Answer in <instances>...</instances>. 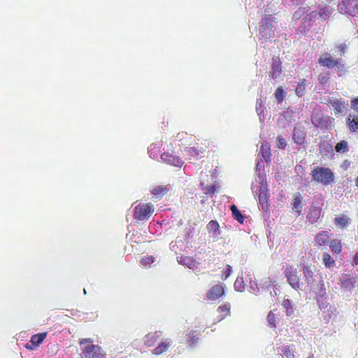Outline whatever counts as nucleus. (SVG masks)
<instances>
[{
	"instance_id": "obj_38",
	"label": "nucleus",
	"mask_w": 358,
	"mask_h": 358,
	"mask_svg": "<svg viewBox=\"0 0 358 358\" xmlns=\"http://www.w3.org/2000/svg\"><path fill=\"white\" fill-rule=\"evenodd\" d=\"M338 50L341 52V55H344L348 46L345 43H341L337 46Z\"/></svg>"
},
{
	"instance_id": "obj_17",
	"label": "nucleus",
	"mask_w": 358,
	"mask_h": 358,
	"mask_svg": "<svg viewBox=\"0 0 358 358\" xmlns=\"http://www.w3.org/2000/svg\"><path fill=\"white\" fill-rule=\"evenodd\" d=\"M171 345V342L169 339L163 340L155 348L152 350V354L159 355L166 352Z\"/></svg>"
},
{
	"instance_id": "obj_22",
	"label": "nucleus",
	"mask_w": 358,
	"mask_h": 358,
	"mask_svg": "<svg viewBox=\"0 0 358 358\" xmlns=\"http://www.w3.org/2000/svg\"><path fill=\"white\" fill-rule=\"evenodd\" d=\"M302 196L299 192H297L294 194L293 201H292V208L298 213H301L302 210V204H301Z\"/></svg>"
},
{
	"instance_id": "obj_45",
	"label": "nucleus",
	"mask_w": 358,
	"mask_h": 358,
	"mask_svg": "<svg viewBox=\"0 0 358 358\" xmlns=\"http://www.w3.org/2000/svg\"><path fill=\"white\" fill-rule=\"evenodd\" d=\"M312 122L313 123V124H315V125H317V124L314 121V120H313V119H312Z\"/></svg>"
},
{
	"instance_id": "obj_27",
	"label": "nucleus",
	"mask_w": 358,
	"mask_h": 358,
	"mask_svg": "<svg viewBox=\"0 0 358 358\" xmlns=\"http://www.w3.org/2000/svg\"><path fill=\"white\" fill-rule=\"evenodd\" d=\"M282 306L286 310L287 315L289 316L294 313L292 301L290 299H284L282 301Z\"/></svg>"
},
{
	"instance_id": "obj_34",
	"label": "nucleus",
	"mask_w": 358,
	"mask_h": 358,
	"mask_svg": "<svg viewBox=\"0 0 358 358\" xmlns=\"http://www.w3.org/2000/svg\"><path fill=\"white\" fill-rule=\"evenodd\" d=\"M155 262V257L153 256H146L141 259V264L145 266H149L151 264Z\"/></svg>"
},
{
	"instance_id": "obj_2",
	"label": "nucleus",
	"mask_w": 358,
	"mask_h": 358,
	"mask_svg": "<svg viewBox=\"0 0 358 358\" xmlns=\"http://www.w3.org/2000/svg\"><path fill=\"white\" fill-rule=\"evenodd\" d=\"M283 273L287 278V283L292 288L298 291L301 290L300 278L296 268L292 265L287 264L283 267Z\"/></svg>"
},
{
	"instance_id": "obj_36",
	"label": "nucleus",
	"mask_w": 358,
	"mask_h": 358,
	"mask_svg": "<svg viewBox=\"0 0 358 358\" xmlns=\"http://www.w3.org/2000/svg\"><path fill=\"white\" fill-rule=\"evenodd\" d=\"M318 80L321 84H322V85L326 84L329 80V73H326L324 74H320L318 76Z\"/></svg>"
},
{
	"instance_id": "obj_20",
	"label": "nucleus",
	"mask_w": 358,
	"mask_h": 358,
	"mask_svg": "<svg viewBox=\"0 0 358 358\" xmlns=\"http://www.w3.org/2000/svg\"><path fill=\"white\" fill-rule=\"evenodd\" d=\"M169 191V185H158L154 187L151 193L157 198L160 199L166 195Z\"/></svg>"
},
{
	"instance_id": "obj_7",
	"label": "nucleus",
	"mask_w": 358,
	"mask_h": 358,
	"mask_svg": "<svg viewBox=\"0 0 358 358\" xmlns=\"http://www.w3.org/2000/svg\"><path fill=\"white\" fill-rule=\"evenodd\" d=\"M224 294V287L221 283L213 285L207 292L206 297L210 301L219 299Z\"/></svg>"
},
{
	"instance_id": "obj_19",
	"label": "nucleus",
	"mask_w": 358,
	"mask_h": 358,
	"mask_svg": "<svg viewBox=\"0 0 358 358\" xmlns=\"http://www.w3.org/2000/svg\"><path fill=\"white\" fill-rule=\"evenodd\" d=\"M329 246L333 254L337 255L342 251V243L340 239L334 238L329 242Z\"/></svg>"
},
{
	"instance_id": "obj_25",
	"label": "nucleus",
	"mask_w": 358,
	"mask_h": 358,
	"mask_svg": "<svg viewBox=\"0 0 358 358\" xmlns=\"http://www.w3.org/2000/svg\"><path fill=\"white\" fill-rule=\"evenodd\" d=\"M306 79L301 80L295 89L296 94L299 97H301L302 96H303L306 93Z\"/></svg>"
},
{
	"instance_id": "obj_43",
	"label": "nucleus",
	"mask_w": 358,
	"mask_h": 358,
	"mask_svg": "<svg viewBox=\"0 0 358 358\" xmlns=\"http://www.w3.org/2000/svg\"><path fill=\"white\" fill-rule=\"evenodd\" d=\"M327 148H328V152H329L330 154H332V153H333V148H332V146L329 145L327 146Z\"/></svg>"
},
{
	"instance_id": "obj_39",
	"label": "nucleus",
	"mask_w": 358,
	"mask_h": 358,
	"mask_svg": "<svg viewBox=\"0 0 358 358\" xmlns=\"http://www.w3.org/2000/svg\"><path fill=\"white\" fill-rule=\"evenodd\" d=\"M259 201L262 204L267 203L266 194H263V192H261L259 195Z\"/></svg>"
},
{
	"instance_id": "obj_24",
	"label": "nucleus",
	"mask_w": 358,
	"mask_h": 358,
	"mask_svg": "<svg viewBox=\"0 0 358 358\" xmlns=\"http://www.w3.org/2000/svg\"><path fill=\"white\" fill-rule=\"evenodd\" d=\"M230 209L231 210L233 217L239 223L243 224L244 222L245 217L242 215L237 206L233 204L230 206Z\"/></svg>"
},
{
	"instance_id": "obj_33",
	"label": "nucleus",
	"mask_w": 358,
	"mask_h": 358,
	"mask_svg": "<svg viewBox=\"0 0 358 358\" xmlns=\"http://www.w3.org/2000/svg\"><path fill=\"white\" fill-rule=\"evenodd\" d=\"M286 146L287 141L282 136H278L275 141V147L279 149H285Z\"/></svg>"
},
{
	"instance_id": "obj_16",
	"label": "nucleus",
	"mask_w": 358,
	"mask_h": 358,
	"mask_svg": "<svg viewBox=\"0 0 358 358\" xmlns=\"http://www.w3.org/2000/svg\"><path fill=\"white\" fill-rule=\"evenodd\" d=\"M346 124L351 133L358 132V115L350 113L346 119Z\"/></svg>"
},
{
	"instance_id": "obj_29",
	"label": "nucleus",
	"mask_w": 358,
	"mask_h": 358,
	"mask_svg": "<svg viewBox=\"0 0 358 358\" xmlns=\"http://www.w3.org/2000/svg\"><path fill=\"white\" fill-rule=\"evenodd\" d=\"M220 229V225L216 220H211L207 224V230L208 232H213V234H216Z\"/></svg>"
},
{
	"instance_id": "obj_21",
	"label": "nucleus",
	"mask_w": 358,
	"mask_h": 358,
	"mask_svg": "<svg viewBox=\"0 0 358 358\" xmlns=\"http://www.w3.org/2000/svg\"><path fill=\"white\" fill-rule=\"evenodd\" d=\"M322 262L326 268H333L336 266L335 259L331 256L329 252H324L322 256Z\"/></svg>"
},
{
	"instance_id": "obj_13",
	"label": "nucleus",
	"mask_w": 358,
	"mask_h": 358,
	"mask_svg": "<svg viewBox=\"0 0 358 358\" xmlns=\"http://www.w3.org/2000/svg\"><path fill=\"white\" fill-rule=\"evenodd\" d=\"M47 334V332H43L33 335L30 340L31 344H26L25 348L30 350L36 349L44 341Z\"/></svg>"
},
{
	"instance_id": "obj_18",
	"label": "nucleus",
	"mask_w": 358,
	"mask_h": 358,
	"mask_svg": "<svg viewBox=\"0 0 358 358\" xmlns=\"http://www.w3.org/2000/svg\"><path fill=\"white\" fill-rule=\"evenodd\" d=\"M217 312L220 314L218 316L219 320H222L231 313V306L229 303H225L219 306L217 308Z\"/></svg>"
},
{
	"instance_id": "obj_5",
	"label": "nucleus",
	"mask_w": 358,
	"mask_h": 358,
	"mask_svg": "<svg viewBox=\"0 0 358 358\" xmlns=\"http://www.w3.org/2000/svg\"><path fill=\"white\" fill-rule=\"evenodd\" d=\"M84 358H106V354L101 348L96 345H90L85 347L83 350Z\"/></svg>"
},
{
	"instance_id": "obj_35",
	"label": "nucleus",
	"mask_w": 358,
	"mask_h": 358,
	"mask_svg": "<svg viewBox=\"0 0 358 358\" xmlns=\"http://www.w3.org/2000/svg\"><path fill=\"white\" fill-rule=\"evenodd\" d=\"M216 187L215 185H208L203 187L202 190L205 194H213L215 192Z\"/></svg>"
},
{
	"instance_id": "obj_12",
	"label": "nucleus",
	"mask_w": 358,
	"mask_h": 358,
	"mask_svg": "<svg viewBox=\"0 0 358 358\" xmlns=\"http://www.w3.org/2000/svg\"><path fill=\"white\" fill-rule=\"evenodd\" d=\"M322 213V208L315 206H311L309 208V211L306 215L307 221L313 224L319 220Z\"/></svg>"
},
{
	"instance_id": "obj_23",
	"label": "nucleus",
	"mask_w": 358,
	"mask_h": 358,
	"mask_svg": "<svg viewBox=\"0 0 358 358\" xmlns=\"http://www.w3.org/2000/svg\"><path fill=\"white\" fill-rule=\"evenodd\" d=\"M159 336L157 335V332H150L144 338V343L148 347H151L154 345L156 341L158 340Z\"/></svg>"
},
{
	"instance_id": "obj_3",
	"label": "nucleus",
	"mask_w": 358,
	"mask_h": 358,
	"mask_svg": "<svg viewBox=\"0 0 358 358\" xmlns=\"http://www.w3.org/2000/svg\"><path fill=\"white\" fill-rule=\"evenodd\" d=\"M318 64L323 67L332 69L334 67L343 68L344 67L343 61L340 58H334L329 52H324L319 57Z\"/></svg>"
},
{
	"instance_id": "obj_1",
	"label": "nucleus",
	"mask_w": 358,
	"mask_h": 358,
	"mask_svg": "<svg viewBox=\"0 0 358 358\" xmlns=\"http://www.w3.org/2000/svg\"><path fill=\"white\" fill-rule=\"evenodd\" d=\"M312 181L317 184L328 186L335 182V176L333 171L326 167L315 166L311 172Z\"/></svg>"
},
{
	"instance_id": "obj_30",
	"label": "nucleus",
	"mask_w": 358,
	"mask_h": 358,
	"mask_svg": "<svg viewBox=\"0 0 358 358\" xmlns=\"http://www.w3.org/2000/svg\"><path fill=\"white\" fill-rule=\"evenodd\" d=\"M164 162L169 164L180 167L182 164L181 158H162Z\"/></svg>"
},
{
	"instance_id": "obj_42",
	"label": "nucleus",
	"mask_w": 358,
	"mask_h": 358,
	"mask_svg": "<svg viewBox=\"0 0 358 358\" xmlns=\"http://www.w3.org/2000/svg\"><path fill=\"white\" fill-rule=\"evenodd\" d=\"M238 280H236L235 283H234V287H235L236 289H238V291H241L240 288H238Z\"/></svg>"
},
{
	"instance_id": "obj_6",
	"label": "nucleus",
	"mask_w": 358,
	"mask_h": 358,
	"mask_svg": "<svg viewBox=\"0 0 358 358\" xmlns=\"http://www.w3.org/2000/svg\"><path fill=\"white\" fill-rule=\"evenodd\" d=\"M341 9L352 16L358 14V2L356 0H342Z\"/></svg>"
},
{
	"instance_id": "obj_32",
	"label": "nucleus",
	"mask_w": 358,
	"mask_h": 358,
	"mask_svg": "<svg viewBox=\"0 0 358 358\" xmlns=\"http://www.w3.org/2000/svg\"><path fill=\"white\" fill-rule=\"evenodd\" d=\"M274 95L278 102L281 103L285 96V92H284L283 89L281 87H280L276 89Z\"/></svg>"
},
{
	"instance_id": "obj_28",
	"label": "nucleus",
	"mask_w": 358,
	"mask_h": 358,
	"mask_svg": "<svg viewBox=\"0 0 358 358\" xmlns=\"http://www.w3.org/2000/svg\"><path fill=\"white\" fill-rule=\"evenodd\" d=\"M199 340V334L195 331H192L187 334V342L189 345H194Z\"/></svg>"
},
{
	"instance_id": "obj_46",
	"label": "nucleus",
	"mask_w": 358,
	"mask_h": 358,
	"mask_svg": "<svg viewBox=\"0 0 358 358\" xmlns=\"http://www.w3.org/2000/svg\"><path fill=\"white\" fill-rule=\"evenodd\" d=\"M289 354L292 357H294V355L292 353L289 352Z\"/></svg>"
},
{
	"instance_id": "obj_10",
	"label": "nucleus",
	"mask_w": 358,
	"mask_h": 358,
	"mask_svg": "<svg viewBox=\"0 0 358 358\" xmlns=\"http://www.w3.org/2000/svg\"><path fill=\"white\" fill-rule=\"evenodd\" d=\"M334 224L341 229H347L352 222L351 218L346 214H338L334 220Z\"/></svg>"
},
{
	"instance_id": "obj_48",
	"label": "nucleus",
	"mask_w": 358,
	"mask_h": 358,
	"mask_svg": "<svg viewBox=\"0 0 358 358\" xmlns=\"http://www.w3.org/2000/svg\"><path fill=\"white\" fill-rule=\"evenodd\" d=\"M187 259L188 261H192V259H189V258H187Z\"/></svg>"
},
{
	"instance_id": "obj_49",
	"label": "nucleus",
	"mask_w": 358,
	"mask_h": 358,
	"mask_svg": "<svg viewBox=\"0 0 358 358\" xmlns=\"http://www.w3.org/2000/svg\"><path fill=\"white\" fill-rule=\"evenodd\" d=\"M357 33H358V29H357Z\"/></svg>"
},
{
	"instance_id": "obj_40",
	"label": "nucleus",
	"mask_w": 358,
	"mask_h": 358,
	"mask_svg": "<svg viewBox=\"0 0 358 358\" xmlns=\"http://www.w3.org/2000/svg\"><path fill=\"white\" fill-rule=\"evenodd\" d=\"M351 108L358 113V97L351 101Z\"/></svg>"
},
{
	"instance_id": "obj_11",
	"label": "nucleus",
	"mask_w": 358,
	"mask_h": 358,
	"mask_svg": "<svg viewBox=\"0 0 358 358\" xmlns=\"http://www.w3.org/2000/svg\"><path fill=\"white\" fill-rule=\"evenodd\" d=\"M329 234L327 231H321L315 234L314 245L318 248L324 247L329 244Z\"/></svg>"
},
{
	"instance_id": "obj_41",
	"label": "nucleus",
	"mask_w": 358,
	"mask_h": 358,
	"mask_svg": "<svg viewBox=\"0 0 358 358\" xmlns=\"http://www.w3.org/2000/svg\"><path fill=\"white\" fill-rule=\"evenodd\" d=\"M93 342V340L92 338H82L80 340L79 343L80 344L83 345L85 343H91Z\"/></svg>"
},
{
	"instance_id": "obj_4",
	"label": "nucleus",
	"mask_w": 358,
	"mask_h": 358,
	"mask_svg": "<svg viewBox=\"0 0 358 358\" xmlns=\"http://www.w3.org/2000/svg\"><path fill=\"white\" fill-rule=\"evenodd\" d=\"M154 212V206L150 203H140L135 207L134 217L143 221L148 220Z\"/></svg>"
},
{
	"instance_id": "obj_37",
	"label": "nucleus",
	"mask_w": 358,
	"mask_h": 358,
	"mask_svg": "<svg viewBox=\"0 0 358 358\" xmlns=\"http://www.w3.org/2000/svg\"><path fill=\"white\" fill-rule=\"evenodd\" d=\"M232 269L231 266L227 265L226 268L222 271V276L224 280H226L231 273Z\"/></svg>"
},
{
	"instance_id": "obj_44",
	"label": "nucleus",
	"mask_w": 358,
	"mask_h": 358,
	"mask_svg": "<svg viewBox=\"0 0 358 358\" xmlns=\"http://www.w3.org/2000/svg\"><path fill=\"white\" fill-rule=\"evenodd\" d=\"M355 185L357 187H358V176L357 177V178L355 180Z\"/></svg>"
},
{
	"instance_id": "obj_26",
	"label": "nucleus",
	"mask_w": 358,
	"mask_h": 358,
	"mask_svg": "<svg viewBox=\"0 0 358 358\" xmlns=\"http://www.w3.org/2000/svg\"><path fill=\"white\" fill-rule=\"evenodd\" d=\"M335 150L341 154L348 152L349 150L348 143L346 141H341L336 145Z\"/></svg>"
},
{
	"instance_id": "obj_15",
	"label": "nucleus",
	"mask_w": 358,
	"mask_h": 358,
	"mask_svg": "<svg viewBox=\"0 0 358 358\" xmlns=\"http://www.w3.org/2000/svg\"><path fill=\"white\" fill-rule=\"evenodd\" d=\"M306 136V133L303 127H294L293 131V139L296 143L299 145L304 144Z\"/></svg>"
},
{
	"instance_id": "obj_47",
	"label": "nucleus",
	"mask_w": 358,
	"mask_h": 358,
	"mask_svg": "<svg viewBox=\"0 0 358 358\" xmlns=\"http://www.w3.org/2000/svg\"><path fill=\"white\" fill-rule=\"evenodd\" d=\"M262 157H266V156L264 154H262Z\"/></svg>"
},
{
	"instance_id": "obj_9",
	"label": "nucleus",
	"mask_w": 358,
	"mask_h": 358,
	"mask_svg": "<svg viewBox=\"0 0 358 358\" xmlns=\"http://www.w3.org/2000/svg\"><path fill=\"white\" fill-rule=\"evenodd\" d=\"M303 273L307 283V291L312 292L315 289V275L310 266L303 268Z\"/></svg>"
},
{
	"instance_id": "obj_14",
	"label": "nucleus",
	"mask_w": 358,
	"mask_h": 358,
	"mask_svg": "<svg viewBox=\"0 0 358 358\" xmlns=\"http://www.w3.org/2000/svg\"><path fill=\"white\" fill-rule=\"evenodd\" d=\"M328 105L331 107L335 115L336 116L344 115L346 110L345 103L338 99L330 100Z\"/></svg>"
},
{
	"instance_id": "obj_31",
	"label": "nucleus",
	"mask_w": 358,
	"mask_h": 358,
	"mask_svg": "<svg viewBox=\"0 0 358 358\" xmlns=\"http://www.w3.org/2000/svg\"><path fill=\"white\" fill-rule=\"evenodd\" d=\"M268 322L271 328L276 327L277 317L273 311H270L267 316Z\"/></svg>"
},
{
	"instance_id": "obj_8",
	"label": "nucleus",
	"mask_w": 358,
	"mask_h": 358,
	"mask_svg": "<svg viewBox=\"0 0 358 358\" xmlns=\"http://www.w3.org/2000/svg\"><path fill=\"white\" fill-rule=\"evenodd\" d=\"M282 73V62L278 57L272 58V64L269 76L273 80H275L280 76Z\"/></svg>"
}]
</instances>
